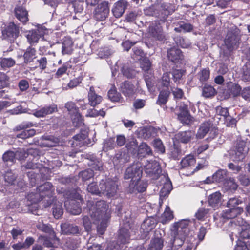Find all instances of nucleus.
<instances>
[{
    "label": "nucleus",
    "mask_w": 250,
    "mask_h": 250,
    "mask_svg": "<svg viewBox=\"0 0 250 250\" xmlns=\"http://www.w3.org/2000/svg\"><path fill=\"white\" fill-rule=\"evenodd\" d=\"M241 38L237 28H231L227 32L224 40V45L229 52L237 49L240 43Z\"/></svg>",
    "instance_id": "obj_3"
},
{
    "label": "nucleus",
    "mask_w": 250,
    "mask_h": 250,
    "mask_svg": "<svg viewBox=\"0 0 250 250\" xmlns=\"http://www.w3.org/2000/svg\"><path fill=\"white\" fill-rule=\"evenodd\" d=\"M178 119L183 124L188 125L193 121V118L190 114H177Z\"/></svg>",
    "instance_id": "obj_51"
},
{
    "label": "nucleus",
    "mask_w": 250,
    "mask_h": 250,
    "mask_svg": "<svg viewBox=\"0 0 250 250\" xmlns=\"http://www.w3.org/2000/svg\"><path fill=\"white\" fill-rule=\"evenodd\" d=\"M196 163V160L193 156L188 155L183 159L181 162L182 168H191L194 167Z\"/></svg>",
    "instance_id": "obj_36"
},
{
    "label": "nucleus",
    "mask_w": 250,
    "mask_h": 250,
    "mask_svg": "<svg viewBox=\"0 0 250 250\" xmlns=\"http://www.w3.org/2000/svg\"><path fill=\"white\" fill-rule=\"evenodd\" d=\"M172 189V184L170 181H168L165 183L163 187L160 192V197H166L168 195Z\"/></svg>",
    "instance_id": "obj_42"
},
{
    "label": "nucleus",
    "mask_w": 250,
    "mask_h": 250,
    "mask_svg": "<svg viewBox=\"0 0 250 250\" xmlns=\"http://www.w3.org/2000/svg\"><path fill=\"white\" fill-rule=\"evenodd\" d=\"M20 27L14 22H10L2 31V35L4 39L14 40L19 36Z\"/></svg>",
    "instance_id": "obj_7"
},
{
    "label": "nucleus",
    "mask_w": 250,
    "mask_h": 250,
    "mask_svg": "<svg viewBox=\"0 0 250 250\" xmlns=\"http://www.w3.org/2000/svg\"><path fill=\"white\" fill-rule=\"evenodd\" d=\"M52 209L53 214L55 218L59 219L62 215L63 211L62 203L58 202L54 205Z\"/></svg>",
    "instance_id": "obj_46"
},
{
    "label": "nucleus",
    "mask_w": 250,
    "mask_h": 250,
    "mask_svg": "<svg viewBox=\"0 0 250 250\" xmlns=\"http://www.w3.org/2000/svg\"><path fill=\"white\" fill-rule=\"evenodd\" d=\"M159 9L161 13L155 14L156 16L162 19L167 18L168 15L171 14L175 10L174 6L168 3H161Z\"/></svg>",
    "instance_id": "obj_12"
},
{
    "label": "nucleus",
    "mask_w": 250,
    "mask_h": 250,
    "mask_svg": "<svg viewBox=\"0 0 250 250\" xmlns=\"http://www.w3.org/2000/svg\"><path fill=\"white\" fill-rule=\"evenodd\" d=\"M222 199V195L220 192H215L211 194L208 198V204L210 206L215 207L220 202Z\"/></svg>",
    "instance_id": "obj_37"
},
{
    "label": "nucleus",
    "mask_w": 250,
    "mask_h": 250,
    "mask_svg": "<svg viewBox=\"0 0 250 250\" xmlns=\"http://www.w3.org/2000/svg\"><path fill=\"white\" fill-rule=\"evenodd\" d=\"M147 185V183L143 180H141V179L135 181H130L129 185V191L130 192H134L137 191L138 192H143L146 190Z\"/></svg>",
    "instance_id": "obj_15"
},
{
    "label": "nucleus",
    "mask_w": 250,
    "mask_h": 250,
    "mask_svg": "<svg viewBox=\"0 0 250 250\" xmlns=\"http://www.w3.org/2000/svg\"><path fill=\"white\" fill-rule=\"evenodd\" d=\"M15 64V61L11 58H2L0 61L1 66L6 69L13 66Z\"/></svg>",
    "instance_id": "obj_56"
},
{
    "label": "nucleus",
    "mask_w": 250,
    "mask_h": 250,
    "mask_svg": "<svg viewBox=\"0 0 250 250\" xmlns=\"http://www.w3.org/2000/svg\"><path fill=\"white\" fill-rule=\"evenodd\" d=\"M87 190L93 194L99 195L101 194V189L99 188L95 182L89 184L87 187Z\"/></svg>",
    "instance_id": "obj_57"
},
{
    "label": "nucleus",
    "mask_w": 250,
    "mask_h": 250,
    "mask_svg": "<svg viewBox=\"0 0 250 250\" xmlns=\"http://www.w3.org/2000/svg\"><path fill=\"white\" fill-rule=\"evenodd\" d=\"M64 107L67 109L70 116L79 112V108L76 106L75 103L72 101L65 103Z\"/></svg>",
    "instance_id": "obj_47"
},
{
    "label": "nucleus",
    "mask_w": 250,
    "mask_h": 250,
    "mask_svg": "<svg viewBox=\"0 0 250 250\" xmlns=\"http://www.w3.org/2000/svg\"><path fill=\"white\" fill-rule=\"evenodd\" d=\"M138 154L140 157H145L146 155L152 154V150L150 147L146 143H142L138 148Z\"/></svg>",
    "instance_id": "obj_33"
},
{
    "label": "nucleus",
    "mask_w": 250,
    "mask_h": 250,
    "mask_svg": "<svg viewBox=\"0 0 250 250\" xmlns=\"http://www.w3.org/2000/svg\"><path fill=\"white\" fill-rule=\"evenodd\" d=\"M43 141L42 146L44 147H51L56 146L59 143L58 138L53 136H47L43 137Z\"/></svg>",
    "instance_id": "obj_27"
},
{
    "label": "nucleus",
    "mask_w": 250,
    "mask_h": 250,
    "mask_svg": "<svg viewBox=\"0 0 250 250\" xmlns=\"http://www.w3.org/2000/svg\"><path fill=\"white\" fill-rule=\"evenodd\" d=\"M73 42L70 39L64 41L62 44V52L63 55L70 54L73 50Z\"/></svg>",
    "instance_id": "obj_40"
},
{
    "label": "nucleus",
    "mask_w": 250,
    "mask_h": 250,
    "mask_svg": "<svg viewBox=\"0 0 250 250\" xmlns=\"http://www.w3.org/2000/svg\"><path fill=\"white\" fill-rule=\"evenodd\" d=\"M128 2L124 0H119L116 2L112 9V12L116 18H120L124 13L127 8Z\"/></svg>",
    "instance_id": "obj_13"
},
{
    "label": "nucleus",
    "mask_w": 250,
    "mask_h": 250,
    "mask_svg": "<svg viewBox=\"0 0 250 250\" xmlns=\"http://www.w3.org/2000/svg\"><path fill=\"white\" fill-rule=\"evenodd\" d=\"M211 126L209 122H204L202 124L196 134V137L198 139H202L208 133Z\"/></svg>",
    "instance_id": "obj_26"
},
{
    "label": "nucleus",
    "mask_w": 250,
    "mask_h": 250,
    "mask_svg": "<svg viewBox=\"0 0 250 250\" xmlns=\"http://www.w3.org/2000/svg\"><path fill=\"white\" fill-rule=\"evenodd\" d=\"M109 99L112 102H122L123 98L120 93L118 92L115 87L111 88L108 92Z\"/></svg>",
    "instance_id": "obj_38"
},
{
    "label": "nucleus",
    "mask_w": 250,
    "mask_h": 250,
    "mask_svg": "<svg viewBox=\"0 0 250 250\" xmlns=\"http://www.w3.org/2000/svg\"><path fill=\"white\" fill-rule=\"evenodd\" d=\"M240 233V236L243 239H249L250 238V226H243Z\"/></svg>",
    "instance_id": "obj_64"
},
{
    "label": "nucleus",
    "mask_w": 250,
    "mask_h": 250,
    "mask_svg": "<svg viewBox=\"0 0 250 250\" xmlns=\"http://www.w3.org/2000/svg\"><path fill=\"white\" fill-rule=\"evenodd\" d=\"M160 93L157 101V104L159 105L165 104L167 101L168 97L170 95L169 89H160Z\"/></svg>",
    "instance_id": "obj_29"
},
{
    "label": "nucleus",
    "mask_w": 250,
    "mask_h": 250,
    "mask_svg": "<svg viewBox=\"0 0 250 250\" xmlns=\"http://www.w3.org/2000/svg\"><path fill=\"white\" fill-rule=\"evenodd\" d=\"M26 169H31L32 170H36L42 175L44 172L47 171V168L43 167L42 164L39 163H34L32 162H28L25 166Z\"/></svg>",
    "instance_id": "obj_30"
},
{
    "label": "nucleus",
    "mask_w": 250,
    "mask_h": 250,
    "mask_svg": "<svg viewBox=\"0 0 250 250\" xmlns=\"http://www.w3.org/2000/svg\"><path fill=\"white\" fill-rule=\"evenodd\" d=\"M130 157L127 153L125 152L121 154H117L113 159V163L116 166L122 167L125 164L128 162Z\"/></svg>",
    "instance_id": "obj_24"
},
{
    "label": "nucleus",
    "mask_w": 250,
    "mask_h": 250,
    "mask_svg": "<svg viewBox=\"0 0 250 250\" xmlns=\"http://www.w3.org/2000/svg\"><path fill=\"white\" fill-rule=\"evenodd\" d=\"M141 67L145 72V74L151 75L152 70L151 69V63L147 58H144L141 63Z\"/></svg>",
    "instance_id": "obj_44"
},
{
    "label": "nucleus",
    "mask_w": 250,
    "mask_h": 250,
    "mask_svg": "<svg viewBox=\"0 0 250 250\" xmlns=\"http://www.w3.org/2000/svg\"><path fill=\"white\" fill-rule=\"evenodd\" d=\"M243 204V200L240 197H233L230 198L227 203V207L229 208H242L239 205Z\"/></svg>",
    "instance_id": "obj_39"
},
{
    "label": "nucleus",
    "mask_w": 250,
    "mask_h": 250,
    "mask_svg": "<svg viewBox=\"0 0 250 250\" xmlns=\"http://www.w3.org/2000/svg\"><path fill=\"white\" fill-rule=\"evenodd\" d=\"M35 133L36 131L33 129L24 130L21 133L17 134L16 137L19 138L26 139L33 136Z\"/></svg>",
    "instance_id": "obj_53"
},
{
    "label": "nucleus",
    "mask_w": 250,
    "mask_h": 250,
    "mask_svg": "<svg viewBox=\"0 0 250 250\" xmlns=\"http://www.w3.org/2000/svg\"><path fill=\"white\" fill-rule=\"evenodd\" d=\"M38 229L43 232L48 233L51 234V233H54L52 228L48 225L45 224L43 223L39 222L36 226Z\"/></svg>",
    "instance_id": "obj_59"
},
{
    "label": "nucleus",
    "mask_w": 250,
    "mask_h": 250,
    "mask_svg": "<svg viewBox=\"0 0 250 250\" xmlns=\"http://www.w3.org/2000/svg\"><path fill=\"white\" fill-rule=\"evenodd\" d=\"M215 93V90L214 88L208 85H206L203 88L202 95L206 98H209L214 95Z\"/></svg>",
    "instance_id": "obj_50"
},
{
    "label": "nucleus",
    "mask_w": 250,
    "mask_h": 250,
    "mask_svg": "<svg viewBox=\"0 0 250 250\" xmlns=\"http://www.w3.org/2000/svg\"><path fill=\"white\" fill-rule=\"evenodd\" d=\"M143 136L145 139H148L156 134L155 129L152 126L146 127L141 130Z\"/></svg>",
    "instance_id": "obj_49"
},
{
    "label": "nucleus",
    "mask_w": 250,
    "mask_h": 250,
    "mask_svg": "<svg viewBox=\"0 0 250 250\" xmlns=\"http://www.w3.org/2000/svg\"><path fill=\"white\" fill-rule=\"evenodd\" d=\"M94 173L92 169H87L79 173V176L82 178L83 181H86L93 177Z\"/></svg>",
    "instance_id": "obj_60"
},
{
    "label": "nucleus",
    "mask_w": 250,
    "mask_h": 250,
    "mask_svg": "<svg viewBox=\"0 0 250 250\" xmlns=\"http://www.w3.org/2000/svg\"><path fill=\"white\" fill-rule=\"evenodd\" d=\"M87 207L89 208L88 213L94 223L101 219L107 220L109 217V206L104 200L98 201L95 204L92 201H88Z\"/></svg>",
    "instance_id": "obj_1"
},
{
    "label": "nucleus",
    "mask_w": 250,
    "mask_h": 250,
    "mask_svg": "<svg viewBox=\"0 0 250 250\" xmlns=\"http://www.w3.org/2000/svg\"><path fill=\"white\" fill-rule=\"evenodd\" d=\"M144 167L146 174L153 179H157L161 173L160 166L156 161H147Z\"/></svg>",
    "instance_id": "obj_5"
},
{
    "label": "nucleus",
    "mask_w": 250,
    "mask_h": 250,
    "mask_svg": "<svg viewBox=\"0 0 250 250\" xmlns=\"http://www.w3.org/2000/svg\"><path fill=\"white\" fill-rule=\"evenodd\" d=\"M173 217V212L169 207L167 206L164 212L161 215L160 222L163 224H166L171 220Z\"/></svg>",
    "instance_id": "obj_32"
},
{
    "label": "nucleus",
    "mask_w": 250,
    "mask_h": 250,
    "mask_svg": "<svg viewBox=\"0 0 250 250\" xmlns=\"http://www.w3.org/2000/svg\"><path fill=\"white\" fill-rule=\"evenodd\" d=\"M194 133L191 131L180 132L177 133L175 139L179 142L187 144L189 142L193 137Z\"/></svg>",
    "instance_id": "obj_23"
},
{
    "label": "nucleus",
    "mask_w": 250,
    "mask_h": 250,
    "mask_svg": "<svg viewBox=\"0 0 250 250\" xmlns=\"http://www.w3.org/2000/svg\"><path fill=\"white\" fill-rule=\"evenodd\" d=\"M4 177L5 182L7 183L8 185H13L16 178L11 170H8L6 172Z\"/></svg>",
    "instance_id": "obj_61"
},
{
    "label": "nucleus",
    "mask_w": 250,
    "mask_h": 250,
    "mask_svg": "<svg viewBox=\"0 0 250 250\" xmlns=\"http://www.w3.org/2000/svg\"><path fill=\"white\" fill-rule=\"evenodd\" d=\"M109 11L108 3L106 1L103 2L95 8L94 12V18L97 21H104L107 18Z\"/></svg>",
    "instance_id": "obj_6"
},
{
    "label": "nucleus",
    "mask_w": 250,
    "mask_h": 250,
    "mask_svg": "<svg viewBox=\"0 0 250 250\" xmlns=\"http://www.w3.org/2000/svg\"><path fill=\"white\" fill-rule=\"evenodd\" d=\"M142 174V168L141 164L139 163H133L126 168L124 173V178L131 179V181H135L140 180Z\"/></svg>",
    "instance_id": "obj_4"
},
{
    "label": "nucleus",
    "mask_w": 250,
    "mask_h": 250,
    "mask_svg": "<svg viewBox=\"0 0 250 250\" xmlns=\"http://www.w3.org/2000/svg\"><path fill=\"white\" fill-rule=\"evenodd\" d=\"M158 222L155 217L151 216L146 218L141 225V229L145 233H148L156 227Z\"/></svg>",
    "instance_id": "obj_18"
},
{
    "label": "nucleus",
    "mask_w": 250,
    "mask_h": 250,
    "mask_svg": "<svg viewBox=\"0 0 250 250\" xmlns=\"http://www.w3.org/2000/svg\"><path fill=\"white\" fill-rule=\"evenodd\" d=\"M130 235L128 230L125 228H121L120 229V233L118 241L121 244H126L129 242Z\"/></svg>",
    "instance_id": "obj_35"
},
{
    "label": "nucleus",
    "mask_w": 250,
    "mask_h": 250,
    "mask_svg": "<svg viewBox=\"0 0 250 250\" xmlns=\"http://www.w3.org/2000/svg\"><path fill=\"white\" fill-rule=\"evenodd\" d=\"M224 186L226 190L230 192L235 191L238 188V185L233 178H229L225 180L224 182Z\"/></svg>",
    "instance_id": "obj_31"
},
{
    "label": "nucleus",
    "mask_w": 250,
    "mask_h": 250,
    "mask_svg": "<svg viewBox=\"0 0 250 250\" xmlns=\"http://www.w3.org/2000/svg\"><path fill=\"white\" fill-rule=\"evenodd\" d=\"M37 191L39 193L37 197L38 199H42L45 196H51L54 191V188L51 183L46 182L39 186L37 188Z\"/></svg>",
    "instance_id": "obj_10"
},
{
    "label": "nucleus",
    "mask_w": 250,
    "mask_h": 250,
    "mask_svg": "<svg viewBox=\"0 0 250 250\" xmlns=\"http://www.w3.org/2000/svg\"><path fill=\"white\" fill-rule=\"evenodd\" d=\"M229 90L233 97H237L241 94V87L238 84L231 83L229 85Z\"/></svg>",
    "instance_id": "obj_52"
},
{
    "label": "nucleus",
    "mask_w": 250,
    "mask_h": 250,
    "mask_svg": "<svg viewBox=\"0 0 250 250\" xmlns=\"http://www.w3.org/2000/svg\"><path fill=\"white\" fill-rule=\"evenodd\" d=\"M208 212V209L205 208H200L195 213V216L198 220H203Z\"/></svg>",
    "instance_id": "obj_62"
},
{
    "label": "nucleus",
    "mask_w": 250,
    "mask_h": 250,
    "mask_svg": "<svg viewBox=\"0 0 250 250\" xmlns=\"http://www.w3.org/2000/svg\"><path fill=\"white\" fill-rule=\"evenodd\" d=\"M39 171L31 170L27 173V175L30 179V183L32 186H34L37 183V179L40 177Z\"/></svg>",
    "instance_id": "obj_58"
},
{
    "label": "nucleus",
    "mask_w": 250,
    "mask_h": 250,
    "mask_svg": "<svg viewBox=\"0 0 250 250\" xmlns=\"http://www.w3.org/2000/svg\"><path fill=\"white\" fill-rule=\"evenodd\" d=\"M73 123L76 127H80L84 125L83 119L82 115L79 112L74 115L71 116Z\"/></svg>",
    "instance_id": "obj_48"
},
{
    "label": "nucleus",
    "mask_w": 250,
    "mask_h": 250,
    "mask_svg": "<svg viewBox=\"0 0 250 250\" xmlns=\"http://www.w3.org/2000/svg\"><path fill=\"white\" fill-rule=\"evenodd\" d=\"M119 89L126 97L132 96L135 93V86L129 81H125L120 84Z\"/></svg>",
    "instance_id": "obj_14"
},
{
    "label": "nucleus",
    "mask_w": 250,
    "mask_h": 250,
    "mask_svg": "<svg viewBox=\"0 0 250 250\" xmlns=\"http://www.w3.org/2000/svg\"><path fill=\"white\" fill-rule=\"evenodd\" d=\"M185 71L182 69H175L172 71V78L175 83L177 84L181 83Z\"/></svg>",
    "instance_id": "obj_45"
},
{
    "label": "nucleus",
    "mask_w": 250,
    "mask_h": 250,
    "mask_svg": "<svg viewBox=\"0 0 250 250\" xmlns=\"http://www.w3.org/2000/svg\"><path fill=\"white\" fill-rule=\"evenodd\" d=\"M99 186L101 194L108 198L116 196L119 190L118 182L110 178L102 180Z\"/></svg>",
    "instance_id": "obj_2"
},
{
    "label": "nucleus",
    "mask_w": 250,
    "mask_h": 250,
    "mask_svg": "<svg viewBox=\"0 0 250 250\" xmlns=\"http://www.w3.org/2000/svg\"><path fill=\"white\" fill-rule=\"evenodd\" d=\"M167 56L168 60L173 62H177L183 59L181 50L176 48H171L168 50Z\"/></svg>",
    "instance_id": "obj_19"
},
{
    "label": "nucleus",
    "mask_w": 250,
    "mask_h": 250,
    "mask_svg": "<svg viewBox=\"0 0 250 250\" xmlns=\"http://www.w3.org/2000/svg\"><path fill=\"white\" fill-rule=\"evenodd\" d=\"M243 211V208H229L222 212L221 216L224 219H231L241 214Z\"/></svg>",
    "instance_id": "obj_17"
},
{
    "label": "nucleus",
    "mask_w": 250,
    "mask_h": 250,
    "mask_svg": "<svg viewBox=\"0 0 250 250\" xmlns=\"http://www.w3.org/2000/svg\"><path fill=\"white\" fill-rule=\"evenodd\" d=\"M170 74L165 73L163 74L161 80L159 82V89H169L168 87L170 85Z\"/></svg>",
    "instance_id": "obj_34"
},
{
    "label": "nucleus",
    "mask_w": 250,
    "mask_h": 250,
    "mask_svg": "<svg viewBox=\"0 0 250 250\" xmlns=\"http://www.w3.org/2000/svg\"><path fill=\"white\" fill-rule=\"evenodd\" d=\"M58 111L57 105L55 104H50L36 110L33 115L36 117H44Z\"/></svg>",
    "instance_id": "obj_11"
},
{
    "label": "nucleus",
    "mask_w": 250,
    "mask_h": 250,
    "mask_svg": "<svg viewBox=\"0 0 250 250\" xmlns=\"http://www.w3.org/2000/svg\"><path fill=\"white\" fill-rule=\"evenodd\" d=\"M44 32H41L40 29L29 31L26 34V38L31 44L37 43L40 38L43 36Z\"/></svg>",
    "instance_id": "obj_21"
},
{
    "label": "nucleus",
    "mask_w": 250,
    "mask_h": 250,
    "mask_svg": "<svg viewBox=\"0 0 250 250\" xmlns=\"http://www.w3.org/2000/svg\"><path fill=\"white\" fill-rule=\"evenodd\" d=\"M81 201H77L74 199H67L64 202V206L66 210L73 215L80 214L82 212Z\"/></svg>",
    "instance_id": "obj_9"
},
{
    "label": "nucleus",
    "mask_w": 250,
    "mask_h": 250,
    "mask_svg": "<svg viewBox=\"0 0 250 250\" xmlns=\"http://www.w3.org/2000/svg\"><path fill=\"white\" fill-rule=\"evenodd\" d=\"M89 104L92 106H95L99 104L102 101V97L97 94L95 91L94 87L91 86L88 94Z\"/></svg>",
    "instance_id": "obj_20"
},
{
    "label": "nucleus",
    "mask_w": 250,
    "mask_h": 250,
    "mask_svg": "<svg viewBox=\"0 0 250 250\" xmlns=\"http://www.w3.org/2000/svg\"><path fill=\"white\" fill-rule=\"evenodd\" d=\"M148 34L157 40L162 41L165 38L162 27L158 21H154L150 24L148 28Z\"/></svg>",
    "instance_id": "obj_8"
},
{
    "label": "nucleus",
    "mask_w": 250,
    "mask_h": 250,
    "mask_svg": "<svg viewBox=\"0 0 250 250\" xmlns=\"http://www.w3.org/2000/svg\"><path fill=\"white\" fill-rule=\"evenodd\" d=\"M2 158L5 162L13 163L16 159L15 153L11 151H8L4 153Z\"/></svg>",
    "instance_id": "obj_63"
},
{
    "label": "nucleus",
    "mask_w": 250,
    "mask_h": 250,
    "mask_svg": "<svg viewBox=\"0 0 250 250\" xmlns=\"http://www.w3.org/2000/svg\"><path fill=\"white\" fill-rule=\"evenodd\" d=\"M14 12L16 18L23 24L28 21V11L24 7L17 6L15 8Z\"/></svg>",
    "instance_id": "obj_16"
},
{
    "label": "nucleus",
    "mask_w": 250,
    "mask_h": 250,
    "mask_svg": "<svg viewBox=\"0 0 250 250\" xmlns=\"http://www.w3.org/2000/svg\"><path fill=\"white\" fill-rule=\"evenodd\" d=\"M189 221L188 220H182L178 222L174 223L173 226L174 227V234L177 233V231H182V229H188Z\"/></svg>",
    "instance_id": "obj_43"
},
{
    "label": "nucleus",
    "mask_w": 250,
    "mask_h": 250,
    "mask_svg": "<svg viewBox=\"0 0 250 250\" xmlns=\"http://www.w3.org/2000/svg\"><path fill=\"white\" fill-rule=\"evenodd\" d=\"M36 51L34 48L31 46L28 47L23 55L24 62L28 64L32 62L36 58Z\"/></svg>",
    "instance_id": "obj_25"
},
{
    "label": "nucleus",
    "mask_w": 250,
    "mask_h": 250,
    "mask_svg": "<svg viewBox=\"0 0 250 250\" xmlns=\"http://www.w3.org/2000/svg\"><path fill=\"white\" fill-rule=\"evenodd\" d=\"M210 71L208 68H205L199 72L198 76L201 83L207 81L209 78Z\"/></svg>",
    "instance_id": "obj_54"
},
{
    "label": "nucleus",
    "mask_w": 250,
    "mask_h": 250,
    "mask_svg": "<svg viewBox=\"0 0 250 250\" xmlns=\"http://www.w3.org/2000/svg\"><path fill=\"white\" fill-rule=\"evenodd\" d=\"M227 172L226 170L222 169L219 170L213 175L212 179L213 181L216 182H224L225 180L227 179L226 178L227 176Z\"/></svg>",
    "instance_id": "obj_41"
},
{
    "label": "nucleus",
    "mask_w": 250,
    "mask_h": 250,
    "mask_svg": "<svg viewBox=\"0 0 250 250\" xmlns=\"http://www.w3.org/2000/svg\"><path fill=\"white\" fill-rule=\"evenodd\" d=\"M178 27L174 28V31L178 33L183 32L184 33L191 32L193 29V26L190 23L183 21L179 22Z\"/></svg>",
    "instance_id": "obj_28"
},
{
    "label": "nucleus",
    "mask_w": 250,
    "mask_h": 250,
    "mask_svg": "<svg viewBox=\"0 0 250 250\" xmlns=\"http://www.w3.org/2000/svg\"><path fill=\"white\" fill-rule=\"evenodd\" d=\"M61 230L63 234L77 235L80 233L79 228L76 225L64 223L61 225Z\"/></svg>",
    "instance_id": "obj_22"
},
{
    "label": "nucleus",
    "mask_w": 250,
    "mask_h": 250,
    "mask_svg": "<svg viewBox=\"0 0 250 250\" xmlns=\"http://www.w3.org/2000/svg\"><path fill=\"white\" fill-rule=\"evenodd\" d=\"M126 148L131 153H135L137 150L138 147V142L136 140L132 139L126 144Z\"/></svg>",
    "instance_id": "obj_55"
}]
</instances>
